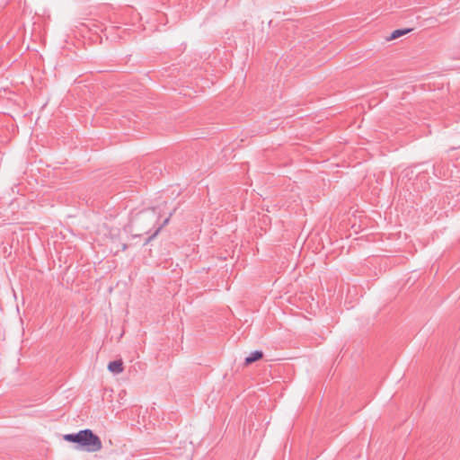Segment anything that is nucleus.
<instances>
[{
  "instance_id": "obj_3",
  "label": "nucleus",
  "mask_w": 460,
  "mask_h": 460,
  "mask_svg": "<svg viewBox=\"0 0 460 460\" xmlns=\"http://www.w3.org/2000/svg\"><path fill=\"white\" fill-rule=\"evenodd\" d=\"M263 353L261 350L252 351L248 357L245 358V365H250L257 360L262 358Z\"/></svg>"
},
{
  "instance_id": "obj_2",
  "label": "nucleus",
  "mask_w": 460,
  "mask_h": 460,
  "mask_svg": "<svg viewBox=\"0 0 460 460\" xmlns=\"http://www.w3.org/2000/svg\"><path fill=\"white\" fill-rule=\"evenodd\" d=\"M108 369L111 373L116 374V375L122 373L123 370H124L122 360L121 359H118V360L111 361L108 364Z\"/></svg>"
},
{
  "instance_id": "obj_6",
  "label": "nucleus",
  "mask_w": 460,
  "mask_h": 460,
  "mask_svg": "<svg viewBox=\"0 0 460 460\" xmlns=\"http://www.w3.org/2000/svg\"><path fill=\"white\" fill-rule=\"evenodd\" d=\"M402 36V28L397 29V30L394 31L389 37L385 38V40L387 41H390L392 40H395V39L400 38Z\"/></svg>"
},
{
  "instance_id": "obj_4",
  "label": "nucleus",
  "mask_w": 460,
  "mask_h": 460,
  "mask_svg": "<svg viewBox=\"0 0 460 460\" xmlns=\"http://www.w3.org/2000/svg\"><path fill=\"white\" fill-rule=\"evenodd\" d=\"M169 220H170V217L165 218L164 220L163 224H161L159 226H157L156 229L155 230V232L146 239L144 245H146L147 243H149L159 234V232L162 230V228L169 223Z\"/></svg>"
},
{
  "instance_id": "obj_8",
  "label": "nucleus",
  "mask_w": 460,
  "mask_h": 460,
  "mask_svg": "<svg viewBox=\"0 0 460 460\" xmlns=\"http://www.w3.org/2000/svg\"><path fill=\"white\" fill-rule=\"evenodd\" d=\"M411 31V29H405L404 28V31H403L404 35L407 34L408 32H410Z\"/></svg>"
},
{
  "instance_id": "obj_5",
  "label": "nucleus",
  "mask_w": 460,
  "mask_h": 460,
  "mask_svg": "<svg viewBox=\"0 0 460 460\" xmlns=\"http://www.w3.org/2000/svg\"><path fill=\"white\" fill-rule=\"evenodd\" d=\"M64 439L68 442L76 443L79 445L80 431L77 433L66 434Z\"/></svg>"
},
{
  "instance_id": "obj_1",
  "label": "nucleus",
  "mask_w": 460,
  "mask_h": 460,
  "mask_svg": "<svg viewBox=\"0 0 460 460\" xmlns=\"http://www.w3.org/2000/svg\"><path fill=\"white\" fill-rule=\"evenodd\" d=\"M78 446L87 452H97L102 449V443L101 438L95 435L93 430L86 429L80 430Z\"/></svg>"
},
{
  "instance_id": "obj_7",
  "label": "nucleus",
  "mask_w": 460,
  "mask_h": 460,
  "mask_svg": "<svg viewBox=\"0 0 460 460\" xmlns=\"http://www.w3.org/2000/svg\"><path fill=\"white\" fill-rule=\"evenodd\" d=\"M127 248H128V245L126 243H122L121 250L125 251V250H127Z\"/></svg>"
}]
</instances>
